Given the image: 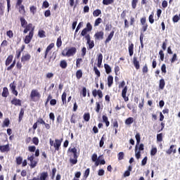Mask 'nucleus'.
Listing matches in <instances>:
<instances>
[{
	"mask_svg": "<svg viewBox=\"0 0 180 180\" xmlns=\"http://www.w3.org/2000/svg\"><path fill=\"white\" fill-rule=\"evenodd\" d=\"M101 110V103L99 102L96 103V112L97 113H99V111Z\"/></svg>",
	"mask_w": 180,
	"mask_h": 180,
	"instance_id": "e2e57ef3",
	"label": "nucleus"
},
{
	"mask_svg": "<svg viewBox=\"0 0 180 180\" xmlns=\"http://www.w3.org/2000/svg\"><path fill=\"white\" fill-rule=\"evenodd\" d=\"M68 152L70 154V162L72 165H75L78 162V152L77 148H69Z\"/></svg>",
	"mask_w": 180,
	"mask_h": 180,
	"instance_id": "f03ea898",
	"label": "nucleus"
},
{
	"mask_svg": "<svg viewBox=\"0 0 180 180\" xmlns=\"http://www.w3.org/2000/svg\"><path fill=\"white\" fill-rule=\"evenodd\" d=\"M157 154V148H152L150 150V155L154 156Z\"/></svg>",
	"mask_w": 180,
	"mask_h": 180,
	"instance_id": "774afa93",
	"label": "nucleus"
},
{
	"mask_svg": "<svg viewBox=\"0 0 180 180\" xmlns=\"http://www.w3.org/2000/svg\"><path fill=\"white\" fill-rule=\"evenodd\" d=\"M111 123V126L113 129H119V122H117V120H112Z\"/></svg>",
	"mask_w": 180,
	"mask_h": 180,
	"instance_id": "72a5a7b5",
	"label": "nucleus"
},
{
	"mask_svg": "<svg viewBox=\"0 0 180 180\" xmlns=\"http://www.w3.org/2000/svg\"><path fill=\"white\" fill-rule=\"evenodd\" d=\"M104 68L105 70L106 74H110L112 72V68L108 64H104Z\"/></svg>",
	"mask_w": 180,
	"mask_h": 180,
	"instance_id": "473e14b6",
	"label": "nucleus"
},
{
	"mask_svg": "<svg viewBox=\"0 0 180 180\" xmlns=\"http://www.w3.org/2000/svg\"><path fill=\"white\" fill-rule=\"evenodd\" d=\"M103 123L105 124L106 127H109L110 122H109V119L106 115H103L102 117Z\"/></svg>",
	"mask_w": 180,
	"mask_h": 180,
	"instance_id": "c756f323",
	"label": "nucleus"
},
{
	"mask_svg": "<svg viewBox=\"0 0 180 180\" xmlns=\"http://www.w3.org/2000/svg\"><path fill=\"white\" fill-rule=\"evenodd\" d=\"M113 2H115V0H103V5H111Z\"/></svg>",
	"mask_w": 180,
	"mask_h": 180,
	"instance_id": "864d4df0",
	"label": "nucleus"
},
{
	"mask_svg": "<svg viewBox=\"0 0 180 180\" xmlns=\"http://www.w3.org/2000/svg\"><path fill=\"white\" fill-rule=\"evenodd\" d=\"M38 36L41 39H43L44 37H46V32H44V30H39V32H38Z\"/></svg>",
	"mask_w": 180,
	"mask_h": 180,
	"instance_id": "79ce46f5",
	"label": "nucleus"
},
{
	"mask_svg": "<svg viewBox=\"0 0 180 180\" xmlns=\"http://www.w3.org/2000/svg\"><path fill=\"white\" fill-rule=\"evenodd\" d=\"M83 118L85 122H88L91 119V114H89V112L84 113Z\"/></svg>",
	"mask_w": 180,
	"mask_h": 180,
	"instance_id": "ea45409f",
	"label": "nucleus"
},
{
	"mask_svg": "<svg viewBox=\"0 0 180 180\" xmlns=\"http://www.w3.org/2000/svg\"><path fill=\"white\" fill-rule=\"evenodd\" d=\"M15 162L17 165H20L22 164V162H23V158H22L21 156H18L15 158Z\"/></svg>",
	"mask_w": 180,
	"mask_h": 180,
	"instance_id": "a19ab883",
	"label": "nucleus"
},
{
	"mask_svg": "<svg viewBox=\"0 0 180 180\" xmlns=\"http://www.w3.org/2000/svg\"><path fill=\"white\" fill-rule=\"evenodd\" d=\"M89 32L92 31V25H91V22H87L86 27L84 28Z\"/></svg>",
	"mask_w": 180,
	"mask_h": 180,
	"instance_id": "680f3d73",
	"label": "nucleus"
},
{
	"mask_svg": "<svg viewBox=\"0 0 180 180\" xmlns=\"http://www.w3.org/2000/svg\"><path fill=\"white\" fill-rule=\"evenodd\" d=\"M27 160L30 162V167H31V168H34L36 165H37V162L34 161V155L28 156Z\"/></svg>",
	"mask_w": 180,
	"mask_h": 180,
	"instance_id": "9d476101",
	"label": "nucleus"
},
{
	"mask_svg": "<svg viewBox=\"0 0 180 180\" xmlns=\"http://www.w3.org/2000/svg\"><path fill=\"white\" fill-rule=\"evenodd\" d=\"M179 20H180V14L179 15H175L174 16H173L172 21L174 22V23H176L179 22Z\"/></svg>",
	"mask_w": 180,
	"mask_h": 180,
	"instance_id": "c03bdc74",
	"label": "nucleus"
},
{
	"mask_svg": "<svg viewBox=\"0 0 180 180\" xmlns=\"http://www.w3.org/2000/svg\"><path fill=\"white\" fill-rule=\"evenodd\" d=\"M117 157H118V160L122 161V160H124V153L120 152L117 155Z\"/></svg>",
	"mask_w": 180,
	"mask_h": 180,
	"instance_id": "5fc2aeb1",
	"label": "nucleus"
},
{
	"mask_svg": "<svg viewBox=\"0 0 180 180\" xmlns=\"http://www.w3.org/2000/svg\"><path fill=\"white\" fill-rule=\"evenodd\" d=\"M77 53V48L75 47H70V48H65L62 51V56L63 57H73Z\"/></svg>",
	"mask_w": 180,
	"mask_h": 180,
	"instance_id": "7ed1b4c3",
	"label": "nucleus"
},
{
	"mask_svg": "<svg viewBox=\"0 0 180 180\" xmlns=\"http://www.w3.org/2000/svg\"><path fill=\"white\" fill-rule=\"evenodd\" d=\"M141 25H142V28L141 30V32H147V30L148 29V24H147V18L146 17H143L141 18Z\"/></svg>",
	"mask_w": 180,
	"mask_h": 180,
	"instance_id": "0eeeda50",
	"label": "nucleus"
},
{
	"mask_svg": "<svg viewBox=\"0 0 180 180\" xmlns=\"http://www.w3.org/2000/svg\"><path fill=\"white\" fill-rule=\"evenodd\" d=\"M49 178V173L47 172H43L40 174L39 180H46Z\"/></svg>",
	"mask_w": 180,
	"mask_h": 180,
	"instance_id": "bb28decb",
	"label": "nucleus"
},
{
	"mask_svg": "<svg viewBox=\"0 0 180 180\" xmlns=\"http://www.w3.org/2000/svg\"><path fill=\"white\" fill-rule=\"evenodd\" d=\"M103 60V55H102V53H99L97 56V60H98L97 66L98 67V68H101V66L102 65Z\"/></svg>",
	"mask_w": 180,
	"mask_h": 180,
	"instance_id": "aec40b11",
	"label": "nucleus"
},
{
	"mask_svg": "<svg viewBox=\"0 0 180 180\" xmlns=\"http://www.w3.org/2000/svg\"><path fill=\"white\" fill-rule=\"evenodd\" d=\"M30 98L32 102H37V101L40 100V98H41V94H40V92H39V90L37 89H32L31 91Z\"/></svg>",
	"mask_w": 180,
	"mask_h": 180,
	"instance_id": "20e7f679",
	"label": "nucleus"
},
{
	"mask_svg": "<svg viewBox=\"0 0 180 180\" xmlns=\"http://www.w3.org/2000/svg\"><path fill=\"white\" fill-rule=\"evenodd\" d=\"M137 4H139V0H132L131 1L132 9H136V8H137Z\"/></svg>",
	"mask_w": 180,
	"mask_h": 180,
	"instance_id": "3c124183",
	"label": "nucleus"
},
{
	"mask_svg": "<svg viewBox=\"0 0 180 180\" xmlns=\"http://www.w3.org/2000/svg\"><path fill=\"white\" fill-rule=\"evenodd\" d=\"M159 55H160L161 61H164V57H165V55L164 54V51L160 50L159 51Z\"/></svg>",
	"mask_w": 180,
	"mask_h": 180,
	"instance_id": "69168bd1",
	"label": "nucleus"
},
{
	"mask_svg": "<svg viewBox=\"0 0 180 180\" xmlns=\"http://www.w3.org/2000/svg\"><path fill=\"white\" fill-rule=\"evenodd\" d=\"M6 35L8 36V37H9V39H12V37H13V30L7 31Z\"/></svg>",
	"mask_w": 180,
	"mask_h": 180,
	"instance_id": "338daca9",
	"label": "nucleus"
},
{
	"mask_svg": "<svg viewBox=\"0 0 180 180\" xmlns=\"http://www.w3.org/2000/svg\"><path fill=\"white\" fill-rule=\"evenodd\" d=\"M57 172V169L56 167H53L52 169V172L51 173V179H54L56 177V173Z\"/></svg>",
	"mask_w": 180,
	"mask_h": 180,
	"instance_id": "8fccbe9b",
	"label": "nucleus"
},
{
	"mask_svg": "<svg viewBox=\"0 0 180 180\" xmlns=\"http://www.w3.org/2000/svg\"><path fill=\"white\" fill-rule=\"evenodd\" d=\"M11 103L12 105H15V106H22V101L16 98H13Z\"/></svg>",
	"mask_w": 180,
	"mask_h": 180,
	"instance_id": "6ab92c4d",
	"label": "nucleus"
},
{
	"mask_svg": "<svg viewBox=\"0 0 180 180\" xmlns=\"http://www.w3.org/2000/svg\"><path fill=\"white\" fill-rule=\"evenodd\" d=\"M10 150H11V148L9 147V144L0 146L1 153H8Z\"/></svg>",
	"mask_w": 180,
	"mask_h": 180,
	"instance_id": "4468645a",
	"label": "nucleus"
},
{
	"mask_svg": "<svg viewBox=\"0 0 180 180\" xmlns=\"http://www.w3.org/2000/svg\"><path fill=\"white\" fill-rule=\"evenodd\" d=\"M102 13V11L100 9H96L93 12V15L94 17H98L99 15Z\"/></svg>",
	"mask_w": 180,
	"mask_h": 180,
	"instance_id": "de8ad7c7",
	"label": "nucleus"
},
{
	"mask_svg": "<svg viewBox=\"0 0 180 180\" xmlns=\"http://www.w3.org/2000/svg\"><path fill=\"white\" fill-rule=\"evenodd\" d=\"M81 63H82V58H79L76 60V67L79 68L81 67Z\"/></svg>",
	"mask_w": 180,
	"mask_h": 180,
	"instance_id": "bf43d9fd",
	"label": "nucleus"
},
{
	"mask_svg": "<svg viewBox=\"0 0 180 180\" xmlns=\"http://www.w3.org/2000/svg\"><path fill=\"white\" fill-rule=\"evenodd\" d=\"M129 53L130 57L134 54V44L133 43L129 44V47H128Z\"/></svg>",
	"mask_w": 180,
	"mask_h": 180,
	"instance_id": "4be33fe9",
	"label": "nucleus"
},
{
	"mask_svg": "<svg viewBox=\"0 0 180 180\" xmlns=\"http://www.w3.org/2000/svg\"><path fill=\"white\" fill-rule=\"evenodd\" d=\"M32 143L34 144V146H39V138L34 136L32 138Z\"/></svg>",
	"mask_w": 180,
	"mask_h": 180,
	"instance_id": "052dcab7",
	"label": "nucleus"
},
{
	"mask_svg": "<svg viewBox=\"0 0 180 180\" xmlns=\"http://www.w3.org/2000/svg\"><path fill=\"white\" fill-rule=\"evenodd\" d=\"M63 105H67V93L63 92L62 94Z\"/></svg>",
	"mask_w": 180,
	"mask_h": 180,
	"instance_id": "e433bc0d",
	"label": "nucleus"
},
{
	"mask_svg": "<svg viewBox=\"0 0 180 180\" xmlns=\"http://www.w3.org/2000/svg\"><path fill=\"white\" fill-rule=\"evenodd\" d=\"M103 36H105V32L99 31L95 33L94 39L95 40H103Z\"/></svg>",
	"mask_w": 180,
	"mask_h": 180,
	"instance_id": "9b49d317",
	"label": "nucleus"
},
{
	"mask_svg": "<svg viewBox=\"0 0 180 180\" xmlns=\"http://www.w3.org/2000/svg\"><path fill=\"white\" fill-rule=\"evenodd\" d=\"M106 139H105V135H103V136L101 137L100 142H99V146L100 147H103V144H105V141Z\"/></svg>",
	"mask_w": 180,
	"mask_h": 180,
	"instance_id": "6e6d98bb",
	"label": "nucleus"
},
{
	"mask_svg": "<svg viewBox=\"0 0 180 180\" xmlns=\"http://www.w3.org/2000/svg\"><path fill=\"white\" fill-rule=\"evenodd\" d=\"M108 81V86L110 88L113 85V76L109 75L107 79Z\"/></svg>",
	"mask_w": 180,
	"mask_h": 180,
	"instance_id": "a878e982",
	"label": "nucleus"
},
{
	"mask_svg": "<svg viewBox=\"0 0 180 180\" xmlns=\"http://www.w3.org/2000/svg\"><path fill=\"white\" fill-rule=\"evenodd\" d=\"M148 19H149L150 23L153 25V23H154V13H152V14L149 15Z\"/></svg>",
	"mask_w": 180,
	"mask_h": 180,
	"instance_id": "0e129e2a",
	"label": "nucleus"
},
{
	"mask_svg": "<svg viewBox=\"0 0 180 180\" xmlns=\"http://www.w3.org/2000/svg\"><path fill=\"white\" fill-rule=\"evenodd\" d=\"M175 145H172L170 148L166 151L167 154L170 155V154H176V148H175Z\"/></svg>",
	"mask_w": 180,
	"mask_h": 180,
	"instance_id": "a211bd4d",
	"label": "nucleus"
},
{
	"mask_svg": "<svg viewBox=\"0 0 180 180\" xmlns=\"http://www.w3.org/2000/svg\"><path fill=\"white\" fill-rule=\"evenodd\" d=\"M60 68L65 70V68H67V67H68V63H67V60H60Z\"/></svg>",
	"mask_w": 180,
	"mask_h": 180,
	"instance_id": "cd10ccee",
	"label": "nucleus"
},
{
	"mask_svg": "<svg viewBox=\"0 0 180 180\" xmlns=\"http://www.w3.org/2000/svg\"><path fill=\"white\" fill-rule=\"evenodd\" d=\"M28 151L30 153H34V156L35 157H39L40 155V150L39 149H36V147L34 146H28Z\"/></svg>",
	"mask_w": 180,
	"mask_h": 180,
	"instance_id": "1a4fd4ad",
	"label": "nucleus"
},
{
	"mask_svg": "<svg viewBox=\"0 0 180 180\" xmlns=\"http://www.w3.org/2000/svg\"><path fill=\"white\" fill-rule=\"evenodd\" d=\"M113 36H115V31H112L108 37L106 38L105 41V44H108V43H109V41H110V40H112V39H113Z\"/></svg>",
	"mask_w": 180,
	"mask_h": 180,
	"instance_id": "b1692460",
	"label": "nucleus"
},
{
	"mask_svg": "<svg viewBox=\"0 0 180 180\" xmlns=\"http://www.w3.org/2000/svg\"><path fill=\"white\" fill-rule=\"evenodd\" d=\"M11 124V121H9V118H6L3 122V127H8Z\"/></svg>",
	"mask_w": 180,
	"mask_h": 180,
	"instance_id": "37998d69",
	"label": "nucleus"
},
{
	"mask_svg": "<svg viewBox=\"0 0 180 180\" xmlns=\"http://www.w3.org/2000/svg\"><path fill=\"white\" fill-rule=\"evenodd\" d=\"M4 13H5V6H4V4L0 3V16H4Z\"/></svg>",
	"mask_w": 180,
	"mask_h": 180,
	"instance_id": "4c0bfd02",
	"label": "nucleus"
},
{
	"mask_svg": "<svg viewBox=\"0 0 180 180\" xmlns=\"http://www.w3.org/2000/svg\"><path fill=\"white\" fill-rule=\"evenodd\" d=\"M15 65H16V60H13L11 65L7 67L6 68L7 71H11V70H13V68L15 67Z\"/></svg>",
	"mask_w": 180,
	"mask_h": 180,
	"instance_id": "09e8293b",
	"label": "nucleus"
},
{
	"mask_svg": "<svg viewBox=\"0 0 180 180\" xmlns=\"http://www.w3.org/2000/svg\"><path fill=\"white\" fill-rule=\"evenodd\" d=\"M12 61H13V55H10L8 56V58L6 60L5 65L6 67H8L9 65L12 63Z\"/></svg>",
	"mask_w": 180,
	"mask_h": 180,
	"instance_id": "5701e85b",
	"label": "nucleus"
},
{
	"mask_svg": "<svg viewBox=\"0 0 180 180\" xmlns=\"http://www.w3.org/2000/svg\"><path fill=\"white\" fill-rule=\"evenodd\" d=\"M94 71L96 75H97V78H99V77H101V72L99 71V70H98V68H96V66L94 67Z\"/></svg>",
	"mask_w": 180,
	"mask_h": 180,
	"instance_id": "4d7b16f0",
	"label": "nucleus"
},
{
	"mask_svg": "<svg viewBox=\"0 0 180 180\" xmlns=\"http://www.w3.org/2000/svg\"><path fill=\"white\" fill-rule=\"evenodd\" d=\"M101 23H102V18H98L95 20L94 22V27H96V26H99V25H101Z\"/></svg>",
	"mask_w": 180,
	"mask_h": 180,
	"instance_id": "603ef678",
	"label": "nucleus"
},
{
	"mask_svg": "<svg viewBox=\"0 0 180 180\" xmlns=\"http://www.w3.org/2000/svg\"><path fill=\"white\" fill-rule=\"evenodd\" d=\"M18 9L19 13L21 15H26V10L25 9V6L23 4H20V6H15Z\"/></svg>",
	"mask_w": 180,
	"mask_h": 180,
	"instance_id": "f3484780",
	"label": "nucleus"
},
{
	"mask_svg": "<svg viewBox=\"0 0 180 180\" xmlns=\"http://www.w3.org/2000/svg\"><path fill=\"white\" fill-rule=\"evenodd\" d=\"M30 11L31 13H32V15H34V13H36L37 12V7H36L34 6H32L30 7Z\"/></svg>",
	"mask_w": 180,
	"mask_h": 180,
	"instance_id": "49530a36",
	"label": "nucleus"
},
{
	"mask_svg": "<svg viewBox=\"0 0 180 180\" xmlns=\"http://www.w3.org/2000/svg\"><path fill=\"white\" fill-rule=\"evenodd\" d=\"M32 58V56L30 53H26L21 57V63H26V61H30Z\"/></svg>",
	"mask_w": 180,
	"mask_h": 180,
	"instance_id": "2eb2a0df",
	"label": "nucleus"
},
{
	"mask_svg": "<svg viewBox=\"0 0 180 180\" xmlns=\"http://www.w3.org/2000/svg\"><path fill=\"white\" fill-rule=\"evenodd\" d=\"M61 143H63V139H55V143L54 141L51 140V139H49V144L51 147H54L55 151L60 150V148L61 147Z\"/></svg>",
	"mask_w": 180,
	"mask_h": 180,
	"instance_id": "39448f33",
	"label": "nucleus"
},
{
	"mask_svg": "<svg viewBox=\"0 0 180 180\" xmlns=\"http://www.w3.org/2000/svg\"><path fill=\"white\" fill-rule=\"evenodd\" d=\"M133 65L136 70H140V61L137 59V56L133 58Z\"/></svg>",
	"mask_w": 180,
	"mask_h": 180,
	"instance_id": "ddd939ff",
	"label": "nucleus"
},
{
	"mask_svg": "<svg viewBox=\"0 0 180 180\" xmlns=\"http://www.w3.org/2000/svg\"><path fill=\"white\" fill-rule=\"evenodd\" d=\"M54 47V43H51L47 47L45 51V55H44V58H47V56H49V53H50V51H51V49H53Z\"/></svg>",
	"mask_w": 180,
	"mask_h": 180,
	"instance_id": "dca6fc26",
	"label": "nucleus"
},
{
	"mask_svg": "<svg viewBox=\"0 0 180 180\" xmlns=\"http://www.w3.org/2000/svg\"><path fill=\"white\" fill-rule=\"evenodd\" d=\"M85 39L86 40V44H89L88 50H91V49H94L95 47V42L94 40H91V35L88 34L85 36Z\"/></svg>",
	"mask_w": 180,
	"mask_h": 180,
	"instance_id": "423d86ee",
	"label": "nucleus"
},
{
	"mask_svg": "<svg viewBox=\"0 0 180 180\" xmlns=\"http://www.w3.org/2000/svg\"><path fill=\"white\" fill-rule=\"evenodd\" d=\"M127 86H125L122 91V97L123 98L124 102H129V96H127Z\"/></svg>",
	"mask_w": 180,
	"mask_h": 180,
	"instance_id": "f8f14e48",
	"label": "nucleus"
},
{
	"mask_svg": "<svg viewBox=\"0 0 180 180\" xmlns=\"http://www.w3.org/2000/svg\"><path fill=\"white\" fill-rule=\"evenodd\" d=\"M76 78H77V79H81V78H82V70H78L76 72Z\"/></svg>",
	"mask_w": 180,
	"mask_h": 180,
	"instance_id": "58836bf2",
	"label": "nucleus"
},
{
	"mask_svg": "<svg viewBox=\"0 0 180 180\" xmlns=\"http://www.w3.org/2000/svg\"><path fill=\"white\" fill-rule=\"evenodd\" d=\"M159 88L160 89H164L165 88V80L164 79H161L159 82Z\"/></svg>",
	"mask_w": 180,
	"mask_h": 180,
	"instance_id": "f704fd0d",
	"label": "nucleus"
},
{
	"mask_svg": "<svg viewBox=\"0 0 180 180\" xmlns=\"http://www.w3.org/2000/svg\"><path fill=\"white\" fill-rule=\"evenodd\" d=\"M33 34H34V28H32L29 32V35L25 36V44H29L30 41H32V39H33Z\"/></svg>",
	"mask_w": 180,
	"mask_h": 180,
	"instance_id": "6e6552de",
	"label": "nucleus"
},
{
	"mask_svg": "<svg viewBox=\"0 0 180 180\" xmlns=\"http://www.w3.org/2000/svg\"><path fill=\"white\" fill-rule=\"evenodd\" d=\"M113 36H115V31H112L108 37L106 38L105 41V44H108V43H109V41H110V40H112V39H113Z\"/></svg>",
	"mask_w": 180,
	"mask_h": 180,
	"instance_id": "393cba45",
	"label": "nucleus"
},
{
	"mask_svg": "<svg viewBox=\"0 0 180 180\" xmlns=\"http://www.w3.org/2000/svg\"><path fill=\"white\" fill-rule=\"evenodd\" d=\"M23 116H25V109L21 108L20 111V113H19V117H18L19 123H20V122H22V120L23 119Z\"/></svg>",
	"mask_w": 180,
	"mask_h": 180,
	"instance_id": "c85d7f7f",
	"label": "nucleus"
},
{
	"mask_svg": "<svg viewBox=\"0 0 180 180\" xmlns=\"http://www.w3.org/2000/svg\"><path fill=\"white\" fill-rule=\"evenodd\" d=\"M135 139L136 140V144L135 146V157L136 160H140V158H141V151H144V144L143 143L140 144L141 138L140 136L139 133H137L136 134Z\"/></svg>",
	"mask_w": 180,
	"mask_h": 180,
	"instance_id": "f257e3e1",
	"label": "nucleus"
},
{
	"mask_svg": "<svg viewBox=\"0 0 180 180\" xmlns=\"http://www.w3.org/2000/svg\"><path fill=\"white\" fill-rule=\"evenodd\" d=\"M56 46L58 48H60V47H61V46H63V41L61 40V37H59L57 39Z\"/></svg>",
	"mask_w": 180,
	"mask_h": 180,
	"instance_id": "a18cd8bd",
	"label": "nucleus"
},
{
	"mask_svg": "<svg viewBox=\"0 0 180 180\" xmlns=\"http://www.w3.org/2000/svg\"><path fill=\"white\" fill-rule=\"evenodd\" d=\"M91 172V170L89 168L86 169L84 173V178L86 179L88 176H89V173Z\"/></svg>",
	"mask_w": 180,
	"mask_h": 180,
	"instance_id": "13d9d810",
	"label": "nucleus"
},
{
	"mask_svg": "<svg viewBox=\"0 0 180 180\" xmlns=\"http://www.w3.org/2000/svg\"><path fill=\"white\" fill-rule=\"evenodd\" d=\"M133 122H134V119L131 117H129L125 120V124H127V126H130V124H131Z\"/></svg>",
	"mask_w": 180,
	"mask_h": 180,
	"instance_id": "c9c22d12",
	"label": "nucleus"
},
{
	"mask_svg": "<svg viewBox=\"0 0 180 180\" xmlns=\"http://www.w3.org/2000/svg\"><path fill=\"white\" fill-rule=\"evenodd\" d=\"M24 31H23V33L26 34L27 33V32H30V30L32 29V30L33 29H34V27H33V24L32 23H29L28 25L27 24L25 25V27H24Z\"/></svg>",
	"mask_w": 180,
	"mask_h": 180,
	"instance_id": "412c9836",
	"label": "nucleus"
},
{
	"mask_svg": "<svg viewBox=\"0 0 180 180\" xmlns=\"http://www.w3.org/2000/svg\"><path fill=\"white\" fill-rule=\"evenodd\" d=\"M20 21L22 27H26L27 25V21L26 20V19H25V17H20Z\"/></svg>",
	"mask_w": 180,
	"mask_h": 180,
	"instance_id": "7c9ffc66",
	"label": "nucleus"
},
{
	"mask_svg": "<svg viewBox=\"0 0 180 180\" xmlns=\"http://www.w3.org/2000/svg\"><path fill=\"white\" fill-rule=\"evenodd\" d=\"M8 95H9V90L7 87H4L2 92L3 98H8Z\"/></svg>",
	"mask_w": 180,
	"mask_h": 180,
	"instance_id": "2f4dec72",
	"label": "nucleus"
}]
</instances>
